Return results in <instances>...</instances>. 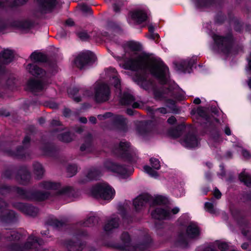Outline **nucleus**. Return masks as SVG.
Segmentation results:
<instances>
[{
	"mask_svg": "<svg viewBox=\"0 0 251 251\" xmlns=\"http://www.w3.org/2000/svg\"><path fill=\"white\" fill-rule=\"evenodd\" d=\"M141 49V45L135 42L127 43L124 47L125 53L112 56L117 60H127L125 64V69L133 71H141L143 73L150 72L162 83L167 81L168 68L159 59L150 58L144 54H137L136 51Z\"/></svg>",
	"mask_w": 251,
	"mask_h": 251,
	"instance_id": "nucleus-1",
	"label": "nucleus"
},
{
	"mask_svg": "<svg viewBox=\"0 0 251 251\" xmlns=\"http://www.w3.org/2000/svg\"><path fill=\"white\" fill-rule=\"evenodd\" d=\"M105 75L107 77L112 78L111 81L115 87L117 93L120 95V102L121 104L132 105V107L134 108H138L140 107V104L138 103L134 102V99L129 93H124L123 95H122L120 89V81L118 77L117 72L114 68L110 67L107 69L105 71Z\"/></svg>",
	"mask_w": 251,
	"mask_h": 251,
	"instance_id": "nucleus-2",
	"label": "nucleus"
},
{
	"mask_svg": "<svg viewBox=\"0 0 251 251\" xmlns=\"http://www.w3.org/2000/svg\"><path fill=\"white\" fill-rule=\"evenodd\" d=\"M155 97L157 100H164L167 106L174 110L176 100H181L184 98V92L179 88L170 87L155 93Z\"/></svg>",
	"mask_w": 251,
	"mask_h": 251,
	"instance_id": "nucleus-3",
	"label": "nucleus"
},
{
	"mask_svg": "<svg viewBox=\"0 0 251 251\" xmlns=\"http://www.w3.org/2000/svg\"><path fill=\"white\" fill-rule=\"evenodd\" d=\"M90 193L96 198H101L104 200L112 199L115 195L114 190L108 184L104 182L93 186L90 190Z\"/></svg>",
	"mask_w": 251,
	"mask_h": 251,
	"instance_id": "nucleus-4",
	"label": "nucleus"
},
{
	"mask_svg": "<svg viewBox=\"0 0 251 251\" xmlns=\"http://www.w3.org/2000/svg\"><path fill=\"white\" fill-rule=\"evenodd\" d=\"M121 240L123 244L120 247L122 250H125L128 251H143L146 250L149 246L151 242L150 237H147V241L137 245H135L130 241V237L126 232H124L121 236Z\"/></svg>",
	"mask_w": 251,
	"mask_h": 251,
	"instance_id": "nucleus-5",
	"label": "nucleus"
},
{
	"mask_svg": "<svg viewBox=\"0 0 251 251\" xmlns=\"http://www.w3.org/2000/svg\"><path fill=\"white\" fill-rule=\"evenodd\" d=\"M200 234V230L197 225L191 223L186 229V233H180L178 235V244L182 248L187 247V239L197 238Z\"/></svg>",
	"mask_w": 251,
	"mask_h": 251,
	"instance_id": "nucleus-6",
	"label": "nucleus"
},
{
	"mask_svg": "<svg viewBox=\"0 0 251 251\" xmlns=\"http://www.w3.org/2000/svg\"><path fill=\"white\" fill-rule=\"evenodd\" d=\"M110 96L109 86L102 82H97L94 85V98L98 102H103L108 100Z\"/></svg>",
	"mask_w": 251,
	"mask_h": 251,
	"instance_id": "nucleus-7",
	"label": "nucleus"
},
{
	"mask_svg": "<svg viewBox=\"0 0 251 251\" xmlns=\"http://www.w3.org/2000/svg\"><path fill=\"white\" fill-rule=\"evenodd\" d=\"M212 38L216 45L217 50L225 54L230 53L231 49V38L230 37H224L214 34Z\"/></svg>",
	"mask_w": 251,
	"mask_h": 251,
	"instance_id": "nucleus-8",
	"label": "nucleus"
},
{
	"mask_svg": "<svg viewBox=\"0 0 251 251\" xmlns=\"http://www.w3.org/2000/svg\"><path fill=\"white\" fill-rule=\"evenodd\" d=\"M180 209L178 207H175L173 208L163 206L158 207L151 212L152 217L156 219H167L171 218L174 215L179 212Z\"/></svg>",
	"mask_w": 251,
	"mask_h": 251,
	"instance_id": "nucleus-9",
	"label": "nucleus"
},
{
	"mask_svg": "<svg viewBox=\"0 0 251 251\" xmlns=\"http://www.w3.org/2000/svg\"><path fill=\"white\" fill-rule=\"evenodd\" d=\"M42 243V240H37L36 237L31 235L24 246L20 247L16 246L13 250L14 251H47L40 248Z\"/></svg>",
	"mask_w": 251,
	"mask_h": 251,
	"instance_id": "nucleus-10",
	"label": "nucleus"
},
{
	"mask_svg": "<svg viewBox=\"0 0 251 251\" xmlns=\"http://www.w3.org/2000/svg\"><path fill=\"white\" fill-rule=\"evenodd\" d=\"M16 191L19 196L24 199L41 201L46 200L49 197V193L41 192H33L25 191L20 188L16 189Z\"/></svg>",
	"mask_w": 251,
	"mask_h": 251,
	"instance_id": "nucleus-11",
	"label": "nucleus"
},
{
	"mask_svg": "<svg viewBox=\"0 0 251 251\" xmlns=\"http://www.w3.org/2000/svg\"><path fill=\"white\" fill-rule=\"evenodd\" d=\"M41 187L46 190L51 191L57 195L69 194L72 191V188L70 187L65 186L62 188L60 183L50 181L42 182Z\"/></svg>",
	"mask_w": 251,
	"mask_h": 251,
	"instance_id": "nucleus-12",
	"label": "nucleus"
},
{
	"mask_svg": "<svg viewBox=\"0 0 251 251\" xmlns=\"http://www.w3.org/2000/svg\"><path fill=\"white\" fill-rule=\"evenodd\" d=\"M103 168L122 177H125L128 175L126 166L111 161H106L104 163Z\"/></svg>",
	"mask_w": 251,
	"mask_h": 251,
	"instance_id": "nucleus-13",
	"label": "nucleus"
},
{
	"mask_svg": "<svg viewBox=\"0 0 251 251\" xmlns=\"http://www.w3.org/2000/svg\"><path fill=\"white\" fill-rule=\"evenodd\" d=\"M96 56L92 52L86 51L78 54L74 62L77 67L82 69L86 64L94 62Z\"/></svg>",
	"mask_w": 251,
	"mask_h": 251,
	"instance_id": "nucleus-14",
	"label": "nucleus"
},
{
	"mask_svg": "<svg viewBox=\"0 0 251 251\" xmlns=\"http://www.w3.org/2000/svg\"><path fill=\"white\" fill-rule=\"evenodd\" d=\"M39 10L42 13L51 11L61 5L59 0H36Z\"/></svg>",
	"mask_w": 251,
	"mask_h": 251,
	"instance_id": "nucleus-15",
	"label": "nucleus"
},
{
	"mask_svg": "<svg viewBox=\"0 0 251 251\" xmlns=\"http://www.w3.org/2000/svg\"><path fill=\"white\" fill-rule=\"evenodd\" d=\"M147 14L145 11L141 9H137L131 11L128 17L129 24L136 23L140 24L147 20Z\"/></svg>",
	"mask_w": 251,
	"mask_h": 251,
	"instance_id": "nucleus-16",
	"label": "nucleus"
},
{
	"mask_svg": "<svg viewBox=\"0 0 251 251\" xmlns=\"http://www.w3.org/2000/svg\"><path fill=\"white\" fill-rule=\"evenodd\" d=\"M6 203L4 201L0 200V221L10 222L16 217V214L13 211L6 209Z\"/></svg>",
	"mask_w": 251,
	"mask_h": 251,
	"instance_id": "nucleus-17",
	"label": "nucleus"
},
{
	"mask_svg": "<svg viewBox=\"0 0 251 251\" xmlns=\"http://www.w3.org/2000/svg\"><path fill=\"white\" fill-rule=\"evenodd\" d=\"M181 144L187 148L197 147L200 144V140L195 135L188 134L181 140Z\"/></svg>",
	"mask_w": 251,
	"mask_h": 251,
	"instance_id": "nucleus-18",
	"label": "nucleus"
},
{
	"mask_svg": "<svg viewBox=\"0 0 251 251\" xmlns=\"http://www.w3.org/2000/svg\"><path fill=\"white\" fill-rule=\"evenodd\" d=\"M195 58L187 59L184 60L180 61L179 62H176L174 63L175 68L178 71L183 72L184 73L190 72L188 70L189 68L195 63Z\"/></svg>",
	"mask_w": 251,
	"mask_h": 251,
	"instance_id": "nucleus-19",
	"label": "nucleus"
},
{
	"mask_svg": "<svg viewBox=\"0 0 251 251\" xmlns=\"http://www.w3.org/2000/svg\"><path fill=\"white\" fill-rule=\"evenodd\" d=\"M14 206L24 214L30 216H35L38 212L37 208L23 203H17Z\"/></svg>",
	"mask_w": 251,
	"mask_h": 251,
	"instance_id": "nucleus-20",
	"label": "nucleus"
},
{
	"mask_svg": "<svg viewBox=\"0 0 251 251\" xmlns=\"http://www.w3.org/2000/svg\"><path fill=\"white\" fill-rule=\"evenodd\" d=\"M119 226V218L113 215L108 220L104 226V230L108 234L113 232Z\"/></svg>",
	"mask_w": 251,
	"mask_h": 251,
	"instance_id": "nucleus-21",
	"label": "nucleus"
},
{
	"mask_svg": "<svg viewBox=\"0 0 251 251\" xmlns=\"http://www.w3.org/2000/svg\"><path fill=\"white\" fill-rule=\"evenodd\" d=\"M26 70L30 74L36 77L46 78L50 76L49 74L46 73L34 64H28L26 66Z\"/></svg>",
	"mask_w": 251,
	"mask_h": 251,
	"instance_id": "nucleus-22",
	"label": "nucleus"
},
{
	"mask_svg": "<svg viewBox=\"0 0 251 251\" xmlns=\"http://www.w3.org/2000/svg\"><path fill=\"white\" fill-rule=\"evenodd\" d=\"M14 58L13 50L5 49L0 53V71L2 69V65L10 63Z\"/></svg>",
	"mask_w": 251,
	"mask_h": 251,
	"instance_id": "nucleus-23",
	"label": "nucleus"
},
{
	"mask_svg": "<svg viewBox=\"0 0 251 251\" xmlns=\"http://www.w3.org/2000/svg\"><path fill=\"white\" fill-rule=\"evenodd\" d=\"M47 85V83L35 80L30 79L28 81L27 86L28 88L33 93L41 91L44 90Z\"/></svg>",
	"mask_w": 251,
	"mask_h": 251,
	"instance_id": "nucleus-24",
	"label": "nucleus"
},
{
	"mask_svg": "<svg viewBox=\"0 0 251 251\" xmlns=\"http://www.w3.org/2000/svg\"><path fill=\"white\" fill-rule=\"evenodd\" d=\"M130 144L127 142H121L119 145V151L123 157L127 158L129 161L134 162L135 161V159L131 158V154L130 151H131Z\"/></svg>",
	"mask_w": 251,
	"mask_h": 251,
	"instance_id": "nucleus-25",
	"label": "nucleus"
},
{
	"mask_svg": "<svg viewBox=\"0 0 251 251\" xmlns=\"http://www.w3.org/2000/svg\"><path fill=\"white\" fill-rule=\"evenodd\" d=\"M151 199L152 198L148 194H144L138 196L133 201V204L135 208L137 210H140L145 204Z\"/></svg>",
	"mask_w": 251,
	"mask_h": 251,
	"instance_id": "nucleus-26",
	"label": "nucleus"
},
{
	"mask_svg": "<svg viewBox=\"0 0 251 251\" xmlns=\"http://www.w3.org/2000/svg\"><path fill=\"white\" fill-rule=\"evenodd\" d=\"M133 79L144 89H147L149 88L148 85L149 82L147 81L146 75L144 74L141 75L140 74H137L133 77Z\"/></svg>",
	"mask_w": 251,
	"mask_h": 251,
	"instance_id": "nucleus-27",
	"label": "nucleus"
},
{
	"mask_svg": "<svg viewBox=\"0 0 251 251\" xmlns=\"http://www.w3.org/2000/svg\"><path fill=\"white\" fill-rule=\"evenodd\" d=\"M198 114L206 121L205 124L211 125L212 123H214V122H218V120L216 118L208 116L205 114V110L202 107H199L197 109Z\"/></svg>",
	"mask_w": 251,
	"mask_h": 251,
	"instance_id": "nucleus-28",
	"label": "nucleus"
},
{
	"mask_svg": "<svg viewBox=\"0 0 251 251\" xmlns=\"http://www.w3.org/2000/svg\"><path fill=\"white\" fill-rule=\"evenodd\" d=\"M30 175L27 171H21L17 176L18 181L21 184L25 185L27 184L30 180Z\"/></svg>",
	"mask_w": 251,
	"mask_h": 251,
	"instance_id": "nucleus-29",
	"label": "nucleus"
},
{
	"mask_svg": "<svg viewBox=\"0 0 251 251\" xmlns=\"http://www.w3.org/2000/svg\"><path fill=\"white\" fill-rule=\"evenodd\" d=\"M194 3L198 8L202 9L211 5L214 0H194Z\"/></svg>",
	"mask_w": 251,
	"mask_h": 251,
	"instance_id": "nucleus-30",
	"label": "nucleus"
},
{
	"mask_svg": "<svg viewBox=\"0 0 251 251\" xmlns=\"http://www.w3.org/2000/svg\"><path fill=\"white\" fill-rule=\"evenodd\" d=\"M33 172L36 175V177L37 179L41 178L44 174V170L41 164L38 162H36L33 164Z\"/></svg>",
	"mask_w": 251,
	"mask_h": 251,
	"instance_id": "nucleus-31",
	"label": "nucleus"
},
{
	"mask_svg": "<svg viewBox=\"0 0 251 251\" xmlns=\"http://www.w3.org/2000/svg\"><path fill=\"white\" fill-rule=\"evenodd\" d=\"M100 171L98 169H92L88 173L85 181L97 179L100 176Z\"/></svg>",
	"mask_w": 251,
	"mask_h": 251,
	"instance_id": "nucleus-32",
	"label": "nucleus"
},
{
	"mask_svg": "<svg viewBox=\"0 0 251 251\" xmlns=\"http://www.w3.org/2000/svg\"><path fill=\"white\" fill-rule=\"evenodd\" d=\"M14 26L21 30H25L30 28L31 24L27 21H18L15 22Z\"/></svg>",
	"mask_w": 251,
	"mask_h": 251,
	"instance_id": "nucleus-33",
	"label": "nucleus"
},
{
	"mask_svg": "<svg viewBox=\"0 0 251 251\" xmlns=\"http://www.w3.org/2000/svg\"><path fill=\"white\" fill-rule=\"evenodd\" d=\"M78 92V89L76 87H71L68 90V93L69 96L77 102L80 101L81 100L80 97L75 96Z\"/></svg>",
	"mask_w": 251,
	"mask_h": 251,
	"instance_id": "nucleus-34",
	"label": "nucleus"
},
{
	"mask_svg": "<svg viewBox=\"0 0 251 251\" xmlns=\"http://www.w3.org/2000/svg\"><path fill=\"white\" fill-rule=\"evenodd\" d=\"M31 59L35 62H44L46 60V56L41 53L34 52L30 55Z\"/></svg>",
	"mask_w": 251,
	"mask_h": 251,
	"instance_id": "nucleus-35",
	"label": "nucleus"
},
{
	"mask_svg": "<svg viewBox=\"0 0 251 251\" xmlns=\"http://www.w3.org/2000/svg\"><path fill=\"white\" fill-rule=\"evenodd\" d=\"M239 179L248 187H251V176L245 173H242L239 175Z\"/></svg>",
	"mask_w": 251,
	"mask_h": 251,
	"instance_id": "nucleus-36",
	"label": "nucleus"
},
{
	"mask_svg": "<svg viewBox=\"0 0 251 251\" xmlns=\"http://www.w3.org/2000/svg\"><path fill=\"white\" fill-rule=\"evenodd\" d=\"M66 246L69 251H80L82 249L77 243L72 241H69Z\"/></svg>",
	"mask_w": 251,
	"mask_h": 251,
	"instance_id": "nucleus-37",
	"label": "nucleus"
},
{
	"mask_svg": "<svg viewBox=\"0 0 251 251\" xmlns=\"http://www.w3.org/2000/svg\"><path fill=\"white\" fill-rule=\"evenodd\" d=\"M114 1L113 9L115 12H118L122 6L125 5L126 1V0H113ZM107 2H111V0H106Z\"/></svg>",
	"mask_w": 251,
	"mask_h": 251,
	"instance_id": "nucleus-38",
	"label": "nucleus"
},
{
	"mask_svg": "<svg viewBox=\"0 0 251 251\" xmlns=\"http://www.w3.org/2000/svg\"><path fill=\"white\" fill-rule=\"evenodd\" d=\"M112 120L116 125L124 126L126 124V120L122 116L116 115L112 118Z\"/></svg>",
	"mask_w": 251,
	"mask_h": 251,
	"instance_id": "nucleus-39",
	"label": "nucleus"
},
{
	"mask_svg": "<svg viewBox=\"0 0 251 251\" xmlns=\"http://www.w3.org/2000/svg\"><path fill=\"white\" fill-rule=\"evenodd\" d=\"M58 138L63 142H69L72 141V138L69 132H65L64 134L59 135Z\"/></svg>",
	"mask_w": 251,
	"mask_h": 251,
	"instance_id": "nucleus-40",
	"label": "nucleus"
},
{
	"mask_svg": "<svg viewBox=\"0 0 251 251\" xmlns=\"http://www.w3.org/2000/svg\"><path fill=\"white\" fill-rule=\"evenodd\" d=\"M144 170L146 173L152 177H156L158 176L157 172L148 166H144Z\"/></svg>",
	"mask_w": 251,
	"mask_h": 251,
	"instance_id": "nucleus-41",
	"label": "nucleus"
},
{
	"mask_svg": "<svg viewBox=\"0 0 251 251\" xmlns=\"http://www.w3.org/2000/svg\"><path fill=\"white\" fill-rule=\"evenodd\" d=\"M205 209L207 211L211 214H216L217 213V209L214 208L212 203L209 202H205Z\"/></svg>",
	"mask_w": 251,
	"mask_h": 251,
	"instance_id": "nucleus-42",
	"label": "nucleus"
},
{
	"mask_svg": "<svg viewBox=\"0 0 251 251\" xmlns=\"http://www.w3.org/2000/svg\"><path fill=\"white\" fill-rule=\"evenodd\" d=\"M97 222V219L94 216L90 217L88 219L83 223L84 226H90L93 225Z\"/></svg>",
	"mask_w": 251,
	"mask_h": 251,
	"instance_id": "nucleus-43",
	"label": "nucleus"
},
{
	"mask_svg": "<svg viewBox=\"0 0 251 251\" xmlns=\"http://www.w3.org/2000/svg\"><path fill=\"white\" fill-rule=\"evenodd\" d=\"M10 234L11 237L6 236V238H8L9 240H18L20 238L21 235V234L15 230L10 231Z\"/></svg>",
	"mask_w": 251,
	"mask_h": 251,
	"instance_id": "nucleus-44",
	"label": "nucleus"
},
{
	"mask_svg": "<svg viewBox=\"0 0 251 251\" xmlns=\"http://www.w3.org/2000/svg\"><path fill=\"white\" fill-rule=\"evenodd\" d=\"M150 163L152 168H153L154 169H159L160 167V164L159 161L157 159L151 158L150 159Z\"/></svg>",
	"mask_w": 251,
	"mask_h": 251,
	"instance_id": "nucleus-45",
	"label": "nucleus"
},
{
	"mask_svg": "<svg viewBox=\"0 0 251 251\" xmlns=\"http://www.w3.org/2000/svg\"><path fill=\"white\" fill-rule=\"evenodd\" d=\"M77 168L75 165H69L67 168V172L70 173V176L75 175L77 172Z\"/></svg>",
	"mask_w": 251,
	"mask_h": 251,
	"instance_id": "nucleus-46",
	"label": "nucleus"
},
{
	"mask_svg": "<svg viewBox=\"0 0 251 251\" xmlns=\"http://www.w3.org/2000/svg\"><path fill=\"white\" fill-rule=\"evenodd\" d=\"M166 200L162 196H157L153 200V204L160 205L165 203Z\"/></svg>",
	"mask_w": 251,
	"mask_h": 251,
	"instance_id": "nucleus-47",
	"label": "nucleus"
},
{
	"mask_svg": "<svg viewBox=\"0 0 251 251\" xmlns=\"http://www.w3.org/2000/svg\"><path fill=\"white\" fill-rule=\"evenodd\" d=\"M78 37L82 40H86L89 38V35L85 31H79L77 33Z\"/></svg>",
	"mask_w": 251,
	"mask_h": 251,
	"instance_id": "nucleus-48",
	"label": "nucleus"
},
{
	"mask_svg": "<svg viewBox=\"0 0 251 251\" xmlns=\"http://www.w3.org/2000/svg\"><path fill=\"white\" fill-rule=\"evenodd\" d=\"M216 244L218 248L222 251H226L228 249V246L226 243L217 242Z\"/></svg>",
	"mask_w": 251,
	"mask_h": 251,
	"instance_id": "nucleus-49",
	"label": "nucleus"
},
{
	"mask_svg": "<svg viewBox=\"0 0 251 251\" xmlns=\"http://www.w3.org/2000/svg\"><path fill=\"white\" fill-rule=\"evenodd\" d=\"M184 190L183 188H181L180 189H178L177 188H175L173 190V194L176 197H181L184 194Z\"/></svg>",
	"mask_w": 251,
	"mask_h": 251,
	"instance_id": "nucleus-50",
	"label": "nucleus"
},
{
	"mask_svg": "<svg viewBox=\"0 0 251 251\" xmlns=\"http://www.w3.org/2000/svg\"><path fill=\"white\" fill-rule=\"evenodd\" d=\"M242 233L248 237L250 240H251V229L250 228L247 227L246 229H243Z\"/></svg>",
	"mask_w": 251,
	"mask_h": 251,
	"instance_id": "nucleus-51",
	"label": "nucleus"
},
{
	"mask_svg": "<svg viewBox=\"0 0 251 251\" xmlns=\"http://www.w3.org/2000/svg\"><path fill=\"white\" fill-rule=\"evenodd\" d=\"M158 112L161 114H164L167 113L168 112V111L165 107H161L152 110V113L154 114H156Z\"/></svg>",
	"mask_w": 251,
	"mask_h": 251,
	"instance_id": "nucleus-52",
	"label": "nucleus"
},
{
	"mask_svg": "<svg viewBox=\"0 0 251 251\" xmlns=\"http://www.w3.org/2000/svg\"><path fill=\"white\" fill-rule=\"evenodd\" d=\"M15 80L13 78H10L7 80L5 83L4 84V86L7 87H11L14 86L15 84Z\"/></svg>",
	"mask_w": 251,
	"mask_h": 251,
	"instance_id": "nucleus-53",
	"label": "nucleus"
},
{
	"mask_svg": "<svg viewBox=\"0 0 251 251\" xmlns=\"http://www.w3.org/2000/svg\"><path fill=\"white\" fill-rule=\"evenodd\" d=\"M247 59L248 63L246 67V71L247 72H251V53Z\"/></svg>",
	"mask_w": 251,
	"mask_h": 251,
	"instance_id": "nucleus-54",
	"label": "nucleus"
},
{
	"mask_svg": "<svg viewBox=\"0 0 251 251\" xmlns=\"http://www.w3.org/2000/svg\"><path fill=\"white\" fill-rule=\"evenodd\" d=\"M112 116V113H110V112H108V113H106L103 115H98V118L100 119H106V118H110Z\"/></svg>",
	"mask_w": 251,
	"mask_h": 251,
	"instance_id": "nucleus-55",
	"label": "nucleus"
},
{
	"mask_svg": "<svg viewBox=\"0 0 251 251\" xmlns=\"http://www.w3.org/2000/svg\"><path fill=\"white\" fill-rule=\"evenodd\" d=\"M27 0H15L14 2L13 6H18L20 5L24 4L26 2Z\"/></svg>",
	"mask_w": 251,
	"mask_h": 251,
	"instance_id": "nucleus-56",
	"label": "nucleus"
},
{
	"mask_svg": "<svg viewBox=\"0 0 251 251\" xmlns=\"http://www.w3.org/2000/svg\"><path fill=\"white\" fill-rule=\"evenodd\" d=\"M51 225L55 227H58L61 226L62 225V222H61L56 219H54L52 221V223L51 224Z\"/></svg>",
	"mask_w": 251,
	"mask_h": 251,
	"instance_id": "nucleus-57",
	"label": "nucleus"
},
{
	"mask_svg": "<svg viewBox=\"0 0 251 251\" xmlns=\"http://www.w3.org/2000/svg\"><path fill=\"white\" fill-rule=\"evenodd\" d=\"M242 153L243 155V156L246 158H249L251 157V154L250 152L244 149H242L241 150Z\"/></svg>",
	"mask_w": 251,
	"mask_h": 251,
	"instance_id": "nucleus-58",
	"label": "nucleus"
},
{
	"mask_svg": "<svg viewBox=\"0 0 251 251\" xmlns=\"http://www.w3.org/2000/svg\"><path fill=\"white\" fill-rule=\"evenodd\" d=\"M81 9L84 12H88V13L91 14V8L86 5H83L81 7Z\"/></svg>",
	"mask_w": 251,
	"mask_h": 251,
	"instance_id": "nucleus-59",
	"label": "nucleus"
},
{
	"mask_svg": "<svg viewBox=\"0 0 251 251\" xmlns=\"http://www.w3.org/2000/svg\"><path fill=\"white\" fill-rule=\"evenodd\" d=\"M214 195L217 199H220L221 197V193L220 191L217 189L215 188L214 191Z\"/></svg>",
	"mask_w": 251,
	"mask_h": 251,
	"instance_id": "nucleus-60",
	"label": "nucleus"
},
{
	"mask_svg": "<svg viewBox=\"0 0 251 251\" xmlns=\"http://www.w3.org/2000/svg\"><path fill=\"white\" fill-rule=\"evenodd\" d=\"M71 111L70 109L65 108L63 111V115L65 117L69 116L71 114Z\"/></svg>",
	"mask_w": 251,
	"mask_h": 251,
	"instance_id": "nucleus-61",
	"label": "nucleus"
},
{
	"mask_svg": "<svg viewBox=\"0 0 251 251\" xmlns=\"http://www.w3.org/2000/svg\"><path fill=\"white\" fill-rule=\"evenodd\" d=\"M167 121H168V123H169L170 124H174L176 122V119L175 117L172 116L168 119Z\"/></svg>",
	"mask_w": 251,
	"mask_h": 251,
	"instance_id": "nucleus-62",
	"label": "nucleus"
},
{
	"mask_svg": "<svg viewBox=\"0 0 251 251\" xmlns=\"http://www.w3.org/2000/svg\"><path fill=\"white\" fill-rule=\"evenodd\" d=\"M90 146L89 143H87L86 145L83 144L80 147V150L82 151H84L87 150Z\"/></svg>",
	"mask_w": 251,
	"mask_h": 251,
	"instance_id": "nucleus-63",
	"label": "nucleus"
},
{
	"mask_svg": "<svg viewBox=\"0 0 251 251\" xmlns=\"http://www.w3.org/2000/svg\"><path fill=\"white\" fill-rule=\"evenodd\" d=\"M202 251H216L212 247L208 246L204 248Z\"/></svg>",
	"mask_w": 251,
	"mask_h": 251,
	"instance_id": "nucleus-64",
	"label": "nucleus"
}]
</instances>
